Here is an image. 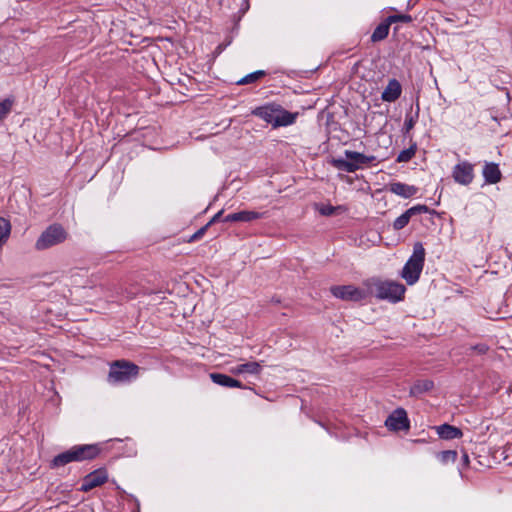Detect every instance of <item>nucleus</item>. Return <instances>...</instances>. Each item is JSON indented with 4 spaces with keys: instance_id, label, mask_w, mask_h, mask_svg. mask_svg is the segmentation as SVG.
Here are the masks:
<instances>
[{
    "instance_id": "obj_1",
    "label": "nucleus",
    "mask_w": 512,
    "mask_h": 512,
    "mask_svg": "<svg viewBox=\"0 0 512 512\" xmlns=\"http://www.w3.org/2000/svg\"><path fill=\"white\" fill-rule=\"evenodd\" d=\"M364 286L367 288L368 295L392 303L401 301L406 291L403 284L392 280H382L380 278L367 279L364 282Z\"/></svg>"
},
{
    "instance_id": "obj_2",
    "label": "nucleus",
    "mask_w": 512,
    "mask_h": 512,
    "mask_svg": "<svg viewBox=\"0 0 512 512\" xmlns=\"http://www.w3.org/2000/svg\"><path fill=\"white\" fill-rule=\"evenodd\" d=\"M252 114L272 124L274 128L292 125L298 116V113H291L275 104L258 107L252 111Z\"/></svg>"
},
{
    "instance_id": "obj_3",
    "label": "nucleus",
    "mask_w": 512,
    "mask_h": 512,
    "mask_svg": "<svg viewBox=\"0 0 512 512\" xmlns=\"http://www.w3.org/2000/svg\"><path fill=\"white\" fill-rule=\"evenodd\" d=\"M100 448L94 444L76 445L66 450L52 460V467H62L70 462L91 460L98 456Z\"/></svg>"
},
{
    "instance_id": "obj_4",
    "label": "nucleus",
    "mask_w": 512,
    "mask_h": 512,
    "mask_svg": "<svg viewBox=\"0 0 512 512\" xmlns=\"http://www.w3.org/2000/svg\"><path fill=\"white\" fill-rule=\"evenodd\" d=\"M425 249L420 242L414 244L413 253L401 271V277L408 285H414L420 278L424 267Z\"/></svg>"
},
{
    "instance_id": "obj_5",
    "label": "nucleus",
    "mask_w": 512,
    "mask_h": 512,
    "mask_svg": "<svg viewBox=\"0 0 512 512\" xmlns=\"http://www.w3.org/2000/svg\"><path fill=\"white\" fill-rule=\"evenodd\" d=\"M344 155L346 159L332 158L330 160V163L336 169L348 173L355 172L356 170L360 169L363 165L370 164L376 160V157L373 155L367 156L362 153L351 150H345Z\"/></svg>"
},
{
    "instance_id": "obj_6",
    "label": "nucleus",
    "mask_w": 512,
    "mask_h": 512,
    "mask_svg": "<svg viewBox=\"0 0 512 512\" xmlns=\"http://www.w3.org/2000/svg\"><path fill=\"white\" fill-rule=\"evenodd\" d=\"M67 231L60 224L48 226L35 242V249L43 251L66 241Z\"/></svg>"
},
{
    "instance_id": "obj_7",
    "label": "nucleus",
    "mask_w": 512,
    "mask_h": 512,
    "mask_svg": "<svg viewBox=\"0 0 512 512\" xmlns=\"http://www.w3.org/2000/svg\"><path fill=\"white\" fill-rule=\"evenodd\" d=\"M140 368L131 362L125 360L115 361L111 364L108 380L111 383H126L135 379L139 374Z\"/></svg>"
},
{
    "instance_id": "obj_8",
    "label": "nucleus",
    "mask_w": 512,
    "mask_h": 512,
    "mask_svg": "<svg viewBox=\"0 0 512 512\" xmlns=\"http://www.w3.org/2000/svg\"><path fill=\"white\" fill-rule=\"evenodd\" d=\"M330 291L336 298L346 301H361L368 296L367 288L363 290L353 285L332 286Z\"/></svg>"
},
{
    "instance_id": "obj_9",
    "label": "nucleus",
    "mask_w": 512,
    "mask_h": 512,
    "mask_svg": "<svg viewBox=\"0 0 512 512\" xmlns=\"http://www.w3.org/2000/svg\"><path fill=\"white\" fill-rule=\"evenodd\" d=\"M454 181L460 185L467 186L474 180V165L468 161L456 164L452 170Z\"/></svg>"
},
{
    "instance_id": "obj_10",
    "label": "nucleus",
    "mask_w": 512,
    "mask_h": 512,
    "mask_svg": "<svg viewBox=\"0 0 512 512\" xmlns=\"http://www.w3.org/2000/svg\"><path fill=\"white\" fill-rule=\"evenodd\" d=\"M108 480L107 470L104 468L97 469L86 475L81 483L80 490L88 492L98 486H101Z\"/></svg>"
},
{
    "instance_id": "obj_11",
    "label": "nucleus",
    "mask_w": 512,
    "mask_h": 512,
    "mask_svg": "<svg viewBox=\"0 0 512 512\" xmlns=\"http://www.w3.org/2000/svg\"><path fill=\"white\" fill-rule=\"evenodd\" d=\"M385 425L389 430L399 431L409 429L407 413L403 408H398L388 416Z\"/></svg>"
},
{
    "instance_id": "obj_12",
    "label": "nucleus",
    "mask_w": 512,
    "mask_h": 512,
    "mask_svg": "<svg viewBox=\"0 0 512 512\" xmlns=\"http://www.w3.org/2000/svg\"><path fill=\"white\" fill-rule=\"evenodd\" d=\"M401 92L402 87L399 81L396 79H391L382 92L381 99L385 102H394L400 97Z\"/></svg>"
},
{
    "instance_id": "obj_13",
    "label": "nucleus",
    "mask_w": 512,
    "mask_h": 512,
    "mask_svg": "<svg viewBox=\"0 0 512 512\" xmlns=\"http://www.w3.org/2000/svg\"><path fill=\"white\" fill-rule=\"evenodd\" d=\"M387 189L391 193L398 195L400 197H403V198H410V197L414 196L418 191V189L415 186L408 185V184L401 183V182H392V183L388 184Z\"/></svg>"
},
{
    "instance_id": "obj_14",
    "label": "nucleus",
    "mask_w": 512,
    "mask_h": 512,
    "mask_svg": "<svg viewBox=\"0 0 512 512\" xmlns=\"http://www.w3.org/2000/svg\"><path fill=\"white\" fill-rule=\"evenodd\" d=\"M482 174L485 179V182L488 184H496L500 182L502 178V173L499 169L498 164L493 162L485 163Z\"/></svg>"
},
{
    "instance_id": "obj_15",
    "label": "nucleus",
    "mask_w": 512,
    "mask_h": 512,
    "mask_svg": "<svg viewBox=\"0 0 512 512\" xmlns=\"http://www.w3.org/2000/svg\"><path fill=\"white\" fill-rule=\"evenodd\" d=\"M262 366L259 362H248L243 363L240 365H237L235 367H232L230 369V372L234 375H240V374H251V375H257L261 372Z\"/></svg>"
},
{
    "instance_id": "obj_16",
    "label": "nucleus",
    "mask_w": 512,
    "mask_h": 512,
    "mask_svg": "<svg viewBox=\"0 0 512 512\" xmlns=\"http://www.w3.org/2000/svg\"><path fill=\"white\" fill-rule=\"evenodd\" d=\"M210 378L215 384H218L223 387L243 388V385L240 381L225 374L211 373Z\"/></svg>"
},
{
    "instance_id": "obj_17",
    "label": "nucleus",
    "mask_w": 512,
    "mask_h": 512,
    "mask_svg": "<svg viewBox=\"0 0 512 512\" xmlns=\"http://www.w3.org/2000/svg\"><path fill=\"white\" fill-rule=\"evenodd\" d=\"M437 433L442 439L450 440L462 437V431L454 426L443 424L437 427Z\"/></svg>"
},
{
    "instance_id": "obj_18",
    "label": "nucleus",
    "mask_w": 512,
    "mask_h": 512,
    "mask_svg": "<svg viewBox=\"0 0 512 512\" xmlns=\"http://www.w3.org/2000/svg\"><path fill=\"white\" fill-rule=\"evenodd\" d=\"M434 387V383L431 380L424 379L416 381L410 388V395L419 396L425 392L430 391Z\"/></svg>"
},
{
    "instance_id": "obj_19",
    "label": "nucleus",
    "mask_w": 512,
    "mask_h": 512,
    "mask_svg": "<svg viewBox=\"0 0 512 512\" xmlns=\"http://www.w3.org/2000/svg\"><path fill=\"white\" fill-rule=\"evenodd\" d=\"M264 213L253 210H242L237 212V222L249 223L262 218Z\"/></svg>"
},
{
    "instance_id": "obj_20",
    "label": "nucleus",
    "mask_w": 512,
    "mask_h": 512,
    "mask_svg": "<svg viewBox=\"0 0 512 512\" xmlns=\"http://www.w3.org/2000/svg\"><path fill=\"white\" fill-rule=\"evenodd\" d=\"M389 26H390V23H388L387 19L385 22L379 24L373 31V33L371 35V40L373 42H378V41L385 39L389 33Z\"/></svg>"
},
{
    "instance_id": "obj_21",
    "label": "nucleus",
    "mask_w": 512,
    "mask_h": 512,
    "mask_svg": "<svg viewBox=\"0 0 512 512\" xmlns=\"http://www.w3.org/2000/svg\"><path fill=\"white\" fill-rule=\"evenodd\" d=\"M10 233H11L10 222L5 218L0 217V249H2V247L8 241Z\"/></svg>"
},
{
    "instance_id": "obj_22",
    "label": "nucleus",
    "mask_w": 512,
    "mask_h": 512,
    "mask_svg": "<svg viewBox=\"0 0 512 512\" xmlns=\"http://www.w3.org/2000/svg\"><path fill=\"white\" fill-rule=\"evenodd\" d=\"M438 459L443 464L453 463L457 459V452L454 450L442 451L438 454Z\"/></svg>"
},
{
    "instance_id": "obj_23",
    "label": "nucleus",
    "mask_w": 512,
    "mask_h": 512,
    "mask_svg": "<svg viewBox=\"0 0 512 512\" xmlns=\"http://www.w3.org/2000/svg\"><path fill=\"white\" fill-rule=\"evenodd\" d=\"M410 214L407 212V210L401 214L399 217H397L393 223V227L395 230H401L403 229L410 221Z\"/></svg>"
},
{
    "instance_id": "obj_24",
    "label": "nucleus",
    "mask_w": 512,
    "mask_h": 512,
    "mask_svg": "<svg viewBox=\"0 0 512 512\" xmlns=\"http://www.w3.org/2000/svg\"><path fill=\"white\" fill-rule=\"evenodd\" d=\"M415 152H416L415 147H410L408 149L401 151L397 156V162L410 161L414 157Z\"/></svg>"
},
{
    "instance_id": "obj_25",
    "label": "nucleus",
    "mask_w": 512,
    "mask_h": 512,
    "mask_svg": "<svg viewBox=\"0 0 512 512\" xmlns=\"http://www.w3.org/2000/svg\"><path fill=\"white\" fill-rule=\"evenodd\" d=\"M12 104L13 102L9 99H5L0 102V121L3 120L11 111Z\"/></svg>"
},
{
    "instance_id": "obj_26",
    "label": "nucleus",
    "mask_w": 512,
    "mask_h": 512,
    "mask_svg": "<svg viewBox=\"0 0 512 512\" xmlns=\"http://www.w3.org/2000/svg\"><path fill=\"white\" fill-rule=\"evenodd\" d=\"M263 75H264V71L253 72L251 74L246 75L244 78H242L240 81H238V84H242L243 85V84H248V83L255 82L256 80H258Z\"/></svg>"
},
{
    "instance_id": "obj_27",
    "label": "nucleus",
    "mask_w": 512,
    "mask_h": 512,
    "mask_svg": "<svg viewBox=\"0 0 512 512\" xmlns=\"http://www.w3.org/2000/svg\"><path fill=\"white\" fill-rule=\"evenodd\" d=\"M388 23H396V22H403V23H410L412 21V17L408 14H401V15H391L387 18Z\"/></svg>"
},
{
    "instance_id": "obj_28",
    "label": "nucleus",
    "mask_w": 512,
    "mask_h": 512,
    "mask_svg": "<svg viewBox=\"0 0 512 512\" xmlns=\"http://www.w3.org/2000/svg\"><path fill=\"white\" fill-rule=\"evenodd\" d=\"M427 211H428V208L425 205H417V206L411 207L407 210V212L410 214L411 217L416 214L426 213Z\"/></svg>"
},
{
    "instance_id": "obj_29",
    "label": "nucleus",
    "mask_w": 512,
    "mask_h": 512,
    "mask_svg": "<svg viewBox=\"0 0 512 512\" xmlns=\"http://www.w3.org/2000/svg\"><path fill=\"white\" fill-rule=\"evenodd\" d=\"M471 350H474L479 354H484L487 352L488 347L485 344H478V345L472 346Z\"/></svg>"
},
{
    "instance_id": "obj_30",
    "label": "nucleus",
    "mask_w": 512,
    "mask_h": 512,
    "mask_svg": "<svg viewBox=\"0 0 512 512\" xmlns=\"http://www.w3.org/2000/svg\"><path fill=\"white\" fill-rule=\"evenodd\" d=\"M335 208L332 206H324L320 209V213L325 216L332 215L334 213Z\"/></svg>"
},
{
    "instance_id": "obj_31",
    "label": "nucleus",
    "mask_w": 512,
    "mask_h": 512,
    "mask_svg": "<svg viewBox=\"0 0 512 512\" xmlns=\"http://www.w3.org/2000/svg\"><path fill=\"white\" fill-rule=\"evenodd\" d=\"M223 222H237V212L225 216Z\"/></svg>"
},
{
    "instance_id": "obj_32",
    "label": "nucleus",
    "mask_w": 512,
    "mask_h": 512,
    "mask_svg": "<svg viewBox=\"0 0 512 512\" xmlns=\"http://www.w3.org/2000/svg\"><path fill=\"white\" fill-rule=\"evenodd\" d=\"M206 231V228H201L199 229L193 236H192V240H196L198 238H200Z\"/></svg>"
},
{
    "instance_id": "obj_33",
    "label": "nucleus",
    "mask_w": 512,
    "mask_h": 512,
    "mask_svg": "<svg viewBox=\"0 0 512 512\" xmlns=\"http://www.w3.org/2000/svg\"><path fill=\"white\" fill-rule=\"evenodd\" d=\"M413 126H414V121H413V119H412V118H410V119H406V120H405V128H406V130H407V131H409L410 129H412V128H413Z\"/></svg>"
},
{
    "instance_id": "obj_34",
    "label": "nucleus",
    "mask_w": 512,
    "mask_h": 512,
    "mask_svg": "<svg viewBox=\"0 0 512 512\" xmlns=\"http://www.w3.org/2000/svg\"><path fill=\"white\" fill-rule=\"evenodd\" d=\"M222 213H223V210H221V211H219L217 214H215V215L213 216V218L211 219V221L208 223V225H209V224H211V223H214V222L218 221V220L220 219V216L222 215Z\"/></svg>"
},
{
    "instance_id": "obj_35",
    "label": "nucleus",
    "mask_w": 512,
    "mask_h": 512,
    "mask_svg": "<svg viewBox=\"0 0 512 512\" xmlns=\"http://www.w3.org/2000/svg\"><path fill=\"white\" fill-rule=\"evenodd\" d=\"M135 293H128L127 292V295L125 296L126 299L130 300V299H133L135 297Z\"/></svg>"
},
{
    "instance_id": "obj_36",
    "label": "nucleus",
    "mask_w": 512,
    "mask_h": 512,
    "mask_svg": "<svg viewBox=\"0 0 512 512\" xmlns=\"http://www.w3.org/2000/svg\"><path fill=\"white\" fill-rule=\"evenodd\" d=\"M463 461L468 464L469 463V457L466 453L463 454Z\"/></svg>"
}]
</instances>
